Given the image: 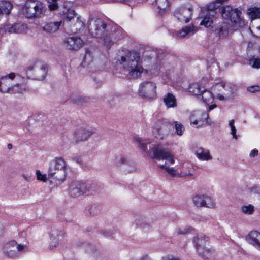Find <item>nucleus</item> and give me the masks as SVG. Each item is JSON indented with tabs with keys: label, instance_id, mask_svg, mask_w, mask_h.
<instances>
[{
	"label": "nucleus",
	"instance_id": "1",
	"mask_svg": "<svg viewBox=\"0 0 260 260\" xmlns=\"http://www.w3.org/2000/svg\"><path fill=\"white\" fill-rule=\"evenodd\" d=\"M89 31L92 36L102 39L103 44L106 46L112 44L122 36L121 27L116 25L107 26L100 19L90 24Z\"/></svg>",
	"mask_w": 260,
	"mask_h": 260
},
{
	"label": "nucleus",
	"instance_id": "2",
	"mask_svg": "<svg viewBox=\"0 0 260 260\" xmlns=\"http://www.w3.org/2000/svg\"><path fill=\"white\" fill-rule=\"evenodd\" d=\"M220 13L223 18L230 21L231 26L235 30L242 28L245 25L240 8H234L230 5H226L221 8Z\"/></svg>",
	"mask_w": 260,
	"mask_h": 260
},
{
	"label": "nucleus",
	"instance_id": "3",
	"mask_svg": "<svg viewBox=\"0 0 260 260\" xmlns=\"http://www.w3.org/2000/svg\"><path fill=\"white\" fill-rule=\"evenodd\" d=\"M216 99L227 101L233 99L237 88L235 85L223 81L216 83L212 88Z\"/></svg>",
	"mask_w": 260,
	"mask_h": 260
},
{
	"label": "nucleus",
	"instance_id": "4",
	"mask_svg": "<svg viewBox=\"0 0 260 260\" xmlns=\"http://www.w3.org/2000/svg\"><path fill=\"white\" fill-rule=\"evenodd\" d=\"M45 5L37 0H27L23 8V14L27 18L41 17L46 12Z\"/></svg>",
	"mask_w": 260,
	"mask_h": 260
},
{
	"label": "nucleus",
	"instance_id": "5",
	"mask_svg": "<svg viewBox=\"0 0 260 260\" xmlns=\"http://www.w3.org/2000/svg\"><path fill=\"white\" fill-rule=\"evenodd\" d=\"M66 175L67 164L63 158L56 157L51 161L48 170V176L50 177H54L58 180H63Z\"/></svg>",
	"mask_w": 260,
	"mask_h": 260
},
{
	"label": "nucleus",
	"instance_id": "6",
	"mask_svg": "<svg viewBox=\"0 0 260 260\" xmlns=\"http://www.w3.org/2000/svg\"><path fill=\"white\" fill-rule=\"evenodd\" d=\"M26 72L29 78L43 80L47 74V67L44 62L39 60H34L30 62Z\"/></svg>",
	"mask_w": 260,
	"mask_h": 260
},
{
	"label": "nucleus",
	"instance_id": "7",
	"mask_svg": "<svg viewBox=\"0 0 260 260\" xmlns=\"http://www.w3.org/2000/svg\"><path fill=\"white\" fill-rule=\"evenodd\" d=\"M24 80V77L14 73H11L0 78V90L3 92L11 93V88L16 81Z\"/></svg>",
	"mask_w": 260,
	"mask_h": 260
},
{
	"label": "nucleus",
	"instance_id": "8",
	"mask_svg": "<svg viewBox=\"0 0 260 260\" xmlns=\"http://www.w3.org/2000/svg\"><path fill=\"white\" fill-rule=\"evenodd\" d=\"M156 84L152 81H143L139 87L138 94L146 99H153L156 96Z\"/></svg>",
	"mask_w": 260,
	"mask_h": 260
},
{
	"label": "nucleus",
	"instance_id": "9",
	"mask_svg": "<svg viewBox=\"0 0 260 260\" xmlns=\"http://www.w3.org/2000/svg\"><path fill=\"white\" fill-rule=\"evenodd\" d=\"M193 205L197 207H205L213 209L216 203L213 197L207 194H196L192 197Z\"/></svg>",
	"mask_w": 260,
	"mask_h": 260
},
{
	"label": "nucleus",
	"instance_id": "10",
	"mask_svg": "<svg viewBox=\"0 0 260 260\" xmlns=\"http://www.w3.org/2000/svg\"><path fill=\"white\" fill-rule=\"evenodd\" d=\"M28 249L26 245L18 244L15 241L6 243L4 247V252L6 256L15 258L18 256V252L25 251Z\"/></svg>",
	"mask_w": 260,
	"mask_h": 260
},
{
	"label": "nucleus",
	"instance_id": "11",
	"mask_svg": "<svg viewBox=\"0 0 260 260\" xmlns=\"http://www.w3.org/2000/svg\"><path fill=\"white\" fill-rule=\"evenodd\" d=\"M152 150L153 153V159H166L171 164H174L175 159L173 155L170 151L165 149L161 144L155 146Z\"/></svg>",
	"mask_w": 260,
	"mask_h": 260
},
{
	"label": "nucleus",
	"instance_id": "12",
	"mask_svg": "<svg viewBox=\"0 0 260 260\" xmlns=\"http://www.w3.org/2000/svg\"><path fill=\"white\" fill-rule=\"evenodd\" d=\"M131 77H139L143 71V68L140 61V53L137 51L131 52Z\"/></svg>",
	"mask_w": 260,
	"mask_h": 260
},
{
	"label": "nucleus",
	"instance_id": "13",
	"mask_svg": "<svg viewBox=\"0 0 260 260\" xmlns=\"http://www.w3.org/2000/svg\"><path fill=\"white\" fill-rule=\"evenodd\" d=\"M69 188L72 194L76 197L92 190L91 185L90 184L79 181L72 182Z\"/></svg>",
	"mask_w": 260,
	"mask_h": 260
},
{
	"label": "nucleus",
	"instance_id": "14",
	"mask_svg": "<svg viewBox=\"0 0 260 260\" xmlns=\"http://www.w3.org/2000/svg\"><path fill=\"white\" fill-rule=\"evenodd\" d=\"M172 124L164 119L158 120L154 124L153 134L155 137L162 138L163 136L168 133Z\"/></svg>",
	"mask_w": 260,
	"mask_h": 260
},
{
	"label": "nucleus",
	"instance_id": "15",
	"mask_svg": "<svg viewBox=\"0 0 260 260\" xmlns=\"http://www.w3.org/2000/svg\"><path fill=\"white\" fill-rule=\"evenodd\" d=\"M192 13V8L182 6L175 11L174 15L180 22L187 23L191 19Z\"/></svg>",
	"mask_w": 260,
	"mask_h": 260
},
{
	"label": "nucleus",
	"instance_id": "16",
	"mask_svg": "<svg viewBox=\"0 0 260 260\" xmlns=\"http://www.w3.org/2000/svg\"><path fill=\"white\" fill-rule=\"evenodd\" d=\"M83 41L78 37H69L64 41V46L69 50H77L83 45Z\"/></svg>",
	"mask_w": 260,
	"mask_h": 260
},
{
	"label": "nucleus",
	"instance_id": "17",
	"mask_svg": "<svg viewBox=\"0 0 260 260\" xmlns=\"http://www.w3.org/2000/svg\"><path fill=\"white\" fill-rule=\"evenodd\" d=\"M226 1L227 0H215L203 7L202 10L207 12L209 16L213 17L216 14L215 10Z\"/></svg>",
	"mask_w": 260,
	"mask_h": 260
},
{
	"label": "nucleus",
	"instance_id": "18",
	"mask_svg": "<svg viewBox=\"0 0 260 260\" xmlns=\"http://www.w3.org/2000/svg\"><path fill=\"white\" fill-rule=\"evenodd\" d=\"M248 243L260 251V232L257 231H251L247 236Z\"/></svg>",
	"mask_w": 260,
	"mask_h": 260
},
{
	"label": "nucleus",
	"instance_id": "19",
	"mask_svg": "<svg viewBox=\"0 0 260 260\" xmlns=\"http://www.w3.org/2000/svg\"><path fill=\"white\" fill-rule=\"evenodd\" d=\"M62 21H52L46 22L42 27V30L47 34H53L56 32L59 28Z\"/></svg>",
	"mask_w": 260,
	"mask_h": 260
},
{
	"label": "nucleus",
	"instance_id": "20",
	"mask_svg": "<svg viewBox=\"0 0 260 260\" xmlns=\"http://www.w3.org/2000/svg\"><path fill=\"white\" fill-rule=\"evenodd\" d=\"M208 118V114L200 112H196L191 114L190 120V123L193 124L196 127H198L203 124L204 120Z\"/></svg>",
	"mask_w": 260,
	"mask_h": 260
},
{
	"label": "nucleus",
	"instance_id": "21",
	"mask_svg": "<svg viewBox=\"0 0 260 260\" xmlns=\"http://www.w3.org/2000/svg\"><path fill=\"white\" fill-rule=\"evenodd\" d=\"M93 133V132L91 129L85 128H79L75 132V136L78 141H87Z\"/></svg>",
	"mask_w": 260,
	"mask_h": 260
},
{
	"label": "nucleus",
	"instance_id": "22",
	"mask_svg": "<svg viewBox=\"0 0 260 260\" xmlns=\"http://www.w3.org/2000/svg\"><path fill=\"white\" fill-rule=\"evenodd\" d=\"M208 241V237L202 235L197 236L194 238L193 242L199 253H203V250L205 249V247L206 246Z\"/></svg>",
	"mask_w": 260,
	"mask_h": 260
},
{
	"label": "nucleus",
	"instance_id": "23",
	"mask_svg": "<svg viewBox=\"0 0 260 260\" xmlns=\"http://www.w3.org/2000/svg\"><path fill=\"white\" fill-rule=\"evenodd\" d=\"M197 157L202 161H209L212 159L210 151L202 147H198L195 150Z\"/></svg>",
	"mask_w": 260,
	"mask_h": 260
},
{
	"label": "nucleus",
	"instance_id": "24",
	"mask_svg": "<svg viewBox=\"0 0 260 260\" xmlns=\"http://www.w3.org/2000/svg\"><path fill=\"white\" fill-rule=\"evenodd\" d=\"M215 32L221 39L227 37L230 34L228 24L226 22L220 23L215 29Z\"/></svg>",
	"mask_w": 260,
	"mask_h": 260
},
{
	"label": "nucleus",
	"instance_id": "25",
	"mask_svg": "<svg viewBox=\"0 0 260 260\" xmlns=\"http://www.w3.org/2000/svg\"><path fill=\"white\" fill-rule=\"evenodd\" d=\"M27 89L26 79L24 78L23 81H16L15 83L13 84L12 88H11V93H23L26 91Z\"/></svg>",
	"mask_w": 260,
	"mask_h": 260
},
{
	"label": "nucleus",
	"instance_id": "26",
	"mask_svg": "<svg viewBox=\"0 0 260 260\" xmlns=\"http://www.w3.org/2000/svg\"><path fill=\"white\" fill-rule=\"evenodd\" d=\"M50 235L52 242L58 243L63 239L64 233L61 230L53 228L51 230Z\"/></svg>",
	"mask_w": 260,
	"mask_h": 260
},
{
	"label": "nucleus",
	"instance_id": "27",
	"mask_svg": "<svg viewBox=\"0 0 260 260\" xmlns=\"http://www.w3.org/2000/svg\"><path fill=\"white\" fill-rule=\"evenodd\" d=\"M162 100L168 108H175L177 105L176 98L172 93H168L164 95Z\"/></svg>",
	"mask_w": 260,
	"mask_h": 260
},
{
	"label": "nucleus",
	"instance_id": "28",
	"mask_svg": "<svg viewBox=\"0 0 260 260\" xmlns=\"http://www.w3.org/2000/svg\"><path fill=\"white\" fill-rule=\"evenodd\" d=\"M247 51L248 57H260V46L257 44L249 43Z\"/></svg>",
	"mask_w": 260,
	"mask_h": 260
},
{
	"label": "nucleus",
	"instance_id": "29",
	"mask_svg": "<svg viewBox=\"0 0 260 260\" xmlns=\"http://www.w3.org/2000/svg\"><path fill=\"white\" fill-rule=\"evenodd\" d=\"M196 31L194 26L193 25H189L177 31L176 35L177 38H183L188 35L193 34Z\"/></svg>",
	"mask_w": 260,
	"mask_h": 260
},
{
	"label": "nucleus",
	"instance_id": "30",
	"mask_svg": "<svg viewBox=\"0 0 260 260\" xmlns=\"http://www.w3.org/2000/svg\"><path fill=\"white\" fill-rule=\"evenodd\" d=\"M155 5L157 7L158 13L162 15L169 8V2L168 0H155Z\"/></svg>",
	"mask_w": 260,
	"mask_h": 260
},
{
	"label": "nucleus",
	"instance_id": "31",
	"mask_svg": "<svg viewBox=\"0 0 260 260\" xmlns=\"http://www.w3.org/2000/svg\"><path fill=\"white\" fill-rule=\"evenodd\" d=\"M13 8L12 4L6 1H0V12L3 15H9Z\"/></svg>",
	"mask_w": 260,
	"mask_h": 260
},
{
	"label": "nucleus",
	"instance_id": "32",
	"mask_svg": "<svg viewBox=\"0 0 260 260\" xmlns=\"http://www.w3.org/2000/svg\"><path fill=\"white\" fill-rule=\"evenodd\" d=\"M11 30H10V34L16 33V34H22L25 32L27 29L26 24L21 23H16L14 25H11Z\"/></svg>",
	"mask_w": 260,
	"mask_h": 260
},
{
	"label": "nucleus",
	"instance_id": "33",
	"mask_svg": "<svg viewBox=\"0 0 260 260\" xmlns=\"http://www.w3.org/2000/svg\"><path fill=\"white\" fill-rule=\"evenodd\" d=\"M247 13L251 20L260 18V7H251L247 9Z\"/></svg>",
	"mask_w": 260,
	"mask_h": 260
},
{
	"label": "nucleus",
	"instance_id": "34",
	"mask_svg": "<svg viewBox=\"0 0 260 260\" xmlns=\"http://www.w3.org/2000/svg\"><path fill=\"white\" fill-rule=\"evenodd\" d=\"M204 87L201 86L199 83L191 84L189 87V91L196 96H200L204 89Z\"/></svg>",
	"mask_w": 260,
	"mask_h": 260
},
{
	"label": "nucleus",
	"instance_id": "35",
	"mask_svg": "<svg viewBox=\"0 0 260 260\" xmlns=\"http://www.w3.org/2000/svg\"><path fill=\"white\" fill-rule=\"evenodd\" d=\"M200 96H202L203 101L208 105L210 103H212L214 100V96L212 93L205 89L201 93Z\"/></svg>",
	"mask_w": 260,
	"mask_h": 260
},
{
	"label": "nucleus",
	"instance_id": "36",
	"mask_svg": "<svg viewBox=\"0 0 260 260\" xmlns=\"http://www.w3.org/2000/svg\"><path fill=\"white\" fill-rule=\"evenodd\" d=\"M254 211V207L251 204L243 205L241 207V211L244 214L252 215Z\"/></svg>",
	"mask_w": 260,
	"mask_h": 260
},
{
	"label": "nucleus",
	"instance_id": "37",
	"mask_svg": "<svg viewBox=\"0 0 260 260\" xmlns=\"http://www.w3.org/2000/svg\"><path fill=\"white\" fill-rule=\"evenodd\" d=\"M249 65L254 69H260V57H248Z\"/></svg>",
	"mask_w": 260,
	"mask_h": 260
},
{
	"label": "nucleus",
	"instance_id": "38",
	"mask_svg": "<svg viewBox=\"0 0 260 260\" xmlns=\"http://www.w3.org/2000/svg\"><path fill=\"white\" fill-rule=\"evenodd\" d=\"M159 167L165 169L168 174L173 177L178 176L179 174V172L175 170L173 167H167L165 165H160Z\"/></svg>",
	"mask_w": 260,
	"mask_h": 260
},
{
	"label": "nucleus",
	"instance_id": "39",
	"mask_svg": "<svg viewBox=\"0 0 260 260\" xmlns=\"http://www.w3.org/2000/svg\"><path fill=\"white\" fill-rule=\"evenodd\" d=\"M129 59H130V55L129 53H128L126 56H123L122 55L121 56V59L120 60V62L121 64H122L123 65V67L127 69L128 71L130 73L129 71Z\"/></svg>",
	"mask_w": 260,
	"mask_h": 260
},
{
	"label": "nucleus",
	"instance_id": "40",
	"mask_svg": "<svg viewBox=\"0 0 260 260\" xmlns=\"http://www.w3.org/2000/svg\"><path fill=\"white\" fill-rule=\"evenodd\" d=\"M213 253L214 250L213 249H210L206 246L203 250V253H199V254L205 259H209L211 258Z\"/></svg>",
	"mask_w": 260,
	"mask_h": 260
},
{
	"label": "nucleus",
	"instance_id": "41",
	"mask_svg": "<svg viewBox=\"0 0 260 260\" xmlns=\"http://www.w3.org/2000/svg\"><path fill=\"white\" fill-rule=\"evenodd\" d=\"M211 16H206L204 17L203 20L201 22L200 25H204L207 28L210 27L213 23L212 18Z\"/></svg>",
	"mask_w": 260,
	"mask_h": 260
},
{
	"label": "nucleus",
	"instance_id": "42",
	"mask_svg": "<svg viewBox=\"0 0 260 260\" xmlns=\"http://www.w3.org/2000/svg\"><path fill=\"white\" fill-rule=\"evenodd\" d=\"M101 210V207L100 206L94 205L90 206L89 208V212L90 215L96 216L100 213Z\"/></svg>",
	"mask_w": 260,
	"mask_h": 260
},
{
	"label": "nucleus",
	"instance_id": "43",
	"mask_svg": "<svg viewBox=\"0 0 260 260\" xmlns=\"http://www.w3.org/2000/svg\"><path fill=\"white\" fill-rule=\"evenodd\" d=\"M11 24H5L2 25L0 26V35L1 36H3L5 34H6V33L7 32H8L9 34H10V31L11 30Z\"/></svg>",
	"mask_w": 260,
	"mask_h": 260
},
{
	"label": "nucleus",
	"instance_id": "44",
	"mask_svg": "<svg viewBox=\"0 0 260 260\" xmlns=\"http://www.w3.org/2000/svg\"><path fill=\"white\" fill-rule=\"evenodd\" d=\"M234 120L232 119L229 121V125L231 128V134L233 135V138L235 139H237V136L236 135V128L234 125Z\"/></svg>",
	"mask_w": 260,
	"mask_h": 260
},
{
	"label": "nucleus",
	"instance_id": "45",
	"mask_svg": "<svg viewBox=\"0 0 260 260\" xmlns=\"http://www.w3.org/2000/svg\"><path fill=\"white\" fill-rule=\"evenodd\" d=\"M37 179L43 182H46L47 180V175L46 174H42L40 170H37L36 171Z\"/></svg>",
	"mask_w": 260,
	"mask_h": 260
},
{
	"label": "nucleus",
	"instance_id": "46",
	"mask_svg": "<svg viewBox=\"0 0 260 260\" xmlns=\"http://www.w3.org/2000/svg\"><path fill=\"white\" fill-rule=\"evenodd\" d=\"M175 129L177 134L179 136L182 135L184 131V128L181 124V123L178 122L177 121L175 122Z\"/></svg>",
	"mask_w": 260,
	"mask_h": 260
},
{
	"label": "nucleus",
	"instance_id": "47",
	"mask_svg": "<svg viewBox=\"0 0 260 260\" xmlns=\"http://www.w3.org/2000/svg\"><path fill=\"white\" fill-rule=\"evenodd\" d=\"M75 16V11L73 10H68L66 14V19L67 21H70Z\"/></svg>",
	"mask_w": 260,
	"mask_h": 260
},
{
	"label": "nucleus",
	"instance_id": "48",
	"mask_svg": "<svg viewBox=\"0 0 260 260\" xmlns=\"http://www.w3.org/2000/svg\"><path fill=\"white\" fill-rule=\"evenodd\" d=\"M127 158L124 155H121L118 159H117L116 163L118 166H120L124 165L127 163Z\"/></svg>",
	"mask_w": 260,
	"mask_h": 260
},
{
	"label": "nucleus",
	"instance_id": "49",
	"mask_svg": "<svg viewBox=\"0 0 260 260\" xmlns=\"http://www.w3.org/2000/svg\"><path fill=\"white\" fill-rule=\"evenodd\" d=\"M136 141L143 151H145L147 150V143L145 141L142 140L140 139H138Z\"/></svg>",
	"mask_w": 260,
	"mask_h": 260
},
{
	"label": "nucleus",
	"instance_id": "50",
	"mask_svg": "<svg viewBox=\"0 0 260 260\" xmlns=\"http://www.w3.org/2000/svg\"><path fill=\"white\" fill-rule=\"evenodd\" d=\"M136 225L140 226L143 228H145L146 226L147 223L144 218H140L139 219H137L135 221Z\"/></svg>",
	"mask_w": 260,
	"mask_h": 260
},
{
	"label": "nucleus",
	"instance_id": "51",
	"mask_svg": "<svg viewBox=\"0 0 260 260\" xmlns=\"http://www.w3.org/2000/svg\"><path fill=\"white\" fill-rule=\"evenodd\" d=\"M247 90L251 93H254L260 91V87L258 85H253L247 87Z\"/></svg>",
	"mask_w": 260,
	"mask_h": 260
},
{
	"label": "nucleus",
	"instance_id": "52",
	"mask_svg": "<svg viewBox=\"0 0 260 260\" xmlns=\"http://www.w3.org/2000/svg\"><path fill=\"white\" fill-rule=\"evenodd\" d=\"M87 101V99L85 98L82 96H78L75 99L73 100V102L75 103L80 104H82L84 103H85Z\"/></svg>",
	"mask_w": 260,
	"mask_h": 260
},
{
	"label": "nucleus",
	"instance_id": "53",
	"mask_svg": "<svg viewBox=\"0 0 260 260\" xmlns=\"http://www.w3.org/2000/svg\"><path fill=\"white\" fill-rule=\"evenodd\" d=\"M57 2V1H52L51 3H49L48 8L50 10H55L57 8L58 5Z\"/></svg>",
	"mask_w": 260,
	"mask_h": 260
},
{
	"label": "nucleus",
	"instance_id": "54",
	"mask_svg": "<svg viewBox=\"0 0 260 260\" xmlns=\"http://www.w3.org/2000/svg\"><path fill=\"white\" fill-rule=\"evenodd\" d=\"M191 230H192L191 228H189L187 229H184L183 230L180 229H176V232L178 234H186V233H187L189 231H191Z\"/></svg>",
	"mask_w": 260,
	"mask_h": 260
},
{
	"label": "nucleus",
	"instance_id": "55",
	"mask_svg": "<svg viewBox=\"0 0 260 260\" xmlns=\"http://www.w3.org/2000/svg\"><path fill=\"white\" fill-rule=\"evenodd\" d=\"M162 260H180L178 258L174 257L172 256L167 255L162 257Z\"/></svg>",
	"mask_w": 260,
	"mask_h": 260
},
{
	"label": "nucleus",
	"instance_id": "56",
	"mask_svg": "<svg viewBox=\"0 0 260 260\" xmlns=\"http://www.w3.org/2000/svg\"><path fill=\"white\" fill-rule=\"evenodd\" d=\"M22 176L26 181L29 182L31 181V176L28 174H23Z\"/></svg>",
	"mask_w": 260,
	"mask_h": 260
},
{
	"label": "nucleus",
	"instance_id": "57",
	"mask_svg": "<svg viewBox=\"0 0 260 260\" xmlns=\"http://www.w3.org/2000/svg\"><path fill=\"white\" fill-rule=\"evenodd\" d=\"M254 35H255L256 37H260V25L256 27L254 30Z\"/></svg>",
	"mask_w": 260,
	"mask_h": 260
},
{
	"label": "nucleus",
	"instance_id": "58",
	"mask_svg": "<svg viewBox=\"0 0 260 260\" xmlns=\"http://www.w3.org/2000/svg\"><path fill=\"white\" fill-rule=\"evenodd\" d=\"M258 150H256V149H253L251 151L250 153V157H255V156H256L257 154H258Z\"/></svg>",
	"mask_w": 260,
	"mask_h": 260
},
{
	"label": "nucleus",
	"instance_id": "59",
	"mask_svg": "<svg viewBox=\"0 0 260 260\" xmlns=\"http://www.w3.org/2000/svg\"><path fill=\"white\" fill-rule=\"evenodd\" d=\"M74 160L79 164H81L82 161V159L81 157H74Z\"/></svg>",
	"mask_w": 260,
	"mask_h": 260
},
{
	"label": "nucleus",
	"instance_id": "60",
	"mask_svg": "<svg viewBox=\"0 0 260 260\" xmlns=\"http://www.w3.org/2000/svg\"><path fill=\"white\" fill-rule=\"evenodd\" d=\"M217 107L216 104H213L209 107V111H210Z\"/></svg>",
	"mask_w": 260,
	"mask_h": 260
},
{
	"label": "nucleus",
	"instance_id": "61",
	"mask_svg": "<svg viewBox=\"0 0 260 260\" xmlns=\"http://www.w3.org/2000/svg\"><path fill=\"white\" fill-rule=\"evenodd\" d=\"M7 147L9 149H11L12 148V145L11 144H8L7 145Z\"/></svg>",
	"mask_w": 260,
	"mask_h": 260
},
{
	"label": "nucleus",
	"instance_id": "62",
	"mask_svg": "<svg viewBox=\"0 0 260 260\" xmlns=\"http://www.w3.org/2000/svg\"><path fill=\"white\" fill-rule=\"evenodd\" d=\"M119 1L123 3H127L129 2V0H119Z\"/></svg>",
	"mask_w": 260,
	"mask_h": 260
},
{
	"label": "nucleus",
	"instance_id": "63",
	"mask_svg": "<svg viewBox=\"0 0 260 260\" xmlns=\"http://www.w3.org/2000/svg\"><path fill=\"white\" fill-rule=\"evenodd\" d=\"M141 260H149V259L148 258H144H144H142Z\"/></svg>",
	"mask_w": 260,
	"mask_h": 260
},
{
	"label": "nucleus",
	"instance_id": "64",
	"mask_svg": "<svg viewBox=\"0 0 260 260\" xmlns=\"http://www.w3.org/2000/svg\"><path fill=\"white\" fill-rule=\"evenodd\" d=\"M155 56H156L155 54L153 55V57H155Z\"/></svg>",
	"mask_w": 260,
	"mask_h": 260
}]
</instances>
